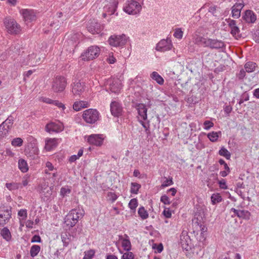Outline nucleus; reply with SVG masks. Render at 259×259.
Here are the masks:
<instances>
[{
    "mask_svg": "<svg viewBox=\"0 0 259 259\" xmlns=\"http://www.w3.org/2000/svg\"><path fill=\"white\" fill-rule=\"evenodd\" d=\"M142 0L137 2L135 0L127 1L123 6V11L129 15H136L140 12L142 9Z\"/></svg>",
    "mask_w": 259,
    "mask_h": 259,
    "instance_id": "obj_1",
    "label": "nucleus"
},
{
    "mask_svg": "<svg viewBox=\"0 0 259 259\" xmlns=\"http://www.w3.org/2000/svg\"><path fill=\"white\" fill-rule=\"evenodd\" d=\"M83 216L80 210L72 209L65 218V224L69 228H72L78 222V220Z\"/></svg>",
    "mask_w": 259,
    "mask_h": 259,
    "instance_id": "obj_2",
    "label": "nucleus"
},
{
    "mask_svg": "<svg viewBox=\"0 0 259 259\" xmlns=\"http://www.w3.org/2000/svg\"><path fill=\"white\" fill-rule=\"evenodd\" d=\"M100 48L97 46H92L81 54L80 58L83 61H90L97 58L100 54Z\"/></svg>",
    "mask_w": 259,
    "mask_h": 259,
    "instance_id": "obj_3",
    "label": "nucleus"
},
{
    "mask_svg": "<svg viewBox=\"0 0 259 259\" xmlns=\"http://www.w3.org/2000/svg\"><path fill=\"white\" fill-rule=\"evenodd\" d=\"M100 117V113L94 109H87L83 111L82 118L88 123L93 124L97 122Z\"/></svg>",
    "mask_w": 259,
    "mask_h": 259,
    "instance_id": "obj_4",
    "label": "nucleus"
},
{
    "mask_svg": "<svg viewBox=\"0 0 259 259\" xmlns=\"http://www.w3.org/2000/svg\"><path fill=\"white\" fill-rule=\"evenodd\" d=\"M66 85V79L63 76H57L53 79L52 89L55 92H62L65 90Z\"/></svg>",
    "mask_w": 259,
    "mask_h": 259,
    "instance_id": "obj_5",
    "label": "nucleus"
},
{
    "mask_svg": "<svg viewBox=\"0 0 259 259\" xmlns=\"http://www.w3.org/2000/svg\"><path fill=\"white\" fill-rule=\"evenodd\" d=\"M108 41L112 47H120L126 44L127 38L124 34L113 35L109 37Z\"/></svg>",
    "mask_w": 259,
    "mask_h": 259,
    "instance_id": "obj_6",
    "label": "nucleus"
},
{
    "mask_svg": "<svg viewBox=\"0 0 259 259\" xmlns=\"http://www.w3.org/2000/svg\"><path fill=\"white\" fill-rule=\"evenodd\" d=\"M4 24L7 31L10 34H17L20 31V26L14 19L11 18H5L4 20Z\"/></svg>",
    "mask_w": 259,
    "mask_h": 259,
    "instance_id": "obj_7",
    "label": "nucleus"
},
{
    "mask_svg": "<svg viewBox=\"0 0 259 259\" xmlns=\"http://www.w3.org/2000/svg\"><path fill=\"white\" fill-rule=\"evenodd\" d=\"M122 87L121 81L117 78H109L107 81L106 88L112 93L118 94Z\"/></svg>",
    "mask_w": 259,
    "mask_h": 259,
    "instance_id": "obj_8",
    "label": "nucleus"
},
{
    "mask_svg": "<svg viewBox=\"0 0 259 259\" xmlns=\"http://www.w3.org/2000/svg\"><path fill=\"white\" fill-rule=\"evenodd\" d=\"M24 20L26 23L35 21L36 20V12L34 10L24 9L20 11Z\"/></svg>",
    "mask_w": 259,
    "mask_h": 259,
    "instance_id": "obj_9",
    "label": "nucleus"
},
{
    "mask_svg": "<svg viewBox=\"0 0 259 259\" xmlns=\"http://www.w3.org/2000/svg\"><path fill=\"white\" fill-rule=\"evenodd\" d=\"M180 243L183 249L188 251L191 249L192 241L187 231H182L180 236Z\"/></svg>",
    "mask_w": 259,
    "mask_h": 259,
    "instance_id": "obj_10",
    "label": "nucleus"
},
{
    "mask_svg": "<svg viewBox=\"0 0 259 259\" xmlns=\"http://www.w3.org/2000/svg\"><path fill=\"white\" fill-rule=\"evenodd\" d=\"M13 124V118L10 116L0 124V136L4 137L8 134Z\"/></svg>",
    "mask_w": 259,
    "mask_h": 259,
    "instance_id": "obj_11",
    "label": "nucleus"
},
{
    "mask_svg": "<svg viewBox=\"0 0 259 259\" xmlns=\"http://www.w3.org/2000/svg\"><path fill=\"white\" fill-rule=\"evenodd\" d=\"M172 48L171 41L169 39H162L156 45V50L157 51L164 52L170 50Z\"/></svg>",
    "mask_w": 259,
    "mask_h": 259,
    "instance_id": "obj_12",
    "label": "nucleus"
},
{
    "mask_svg": "<svg viewBox=\"0 0 259 259\" xmlns=\"http://www.w3.org/2000/svg\"><path fill=\"white\" fill-rule=\"evenodd\" d=\"M63 129V124L62 123L60 122H51L48 123L45 127V130L46 132L49 133L52 132L59 133L62 131Z\"/></svg>",
    "mask_w": 259,
    "mask_h": 259,
    "instance_id": "obj_13",
    "label": "nucleus"
},
{
    "mask_svg": "<svg viewBox=\"0 0 259 259\" xmlns=\"http://www.w3.org/2000/svg\"><path fill=\"white\" fill-rule=\"evenodd\" d=\"M104 140L103 135L92 134L88 136V142L93 145L100 146L102 145Z\"/></svg>",
    "mask_w": 259,
    "mask_h": 259,
    "instance_id": "obj_14",
    "label": "nucleus"
},
{
    "mask_svg": "<svg viewBox=\"0 0 259 259\" xmlns=\"http://www.w3.org/2000/svg\"><path fill=\"white\" fill-rule=\"evenodd\" d=\"M85 90V84L80 80H76L72 84V93L74 96H80Z\"/></svg>",
    "mask_w": 259,
    "mask_h": 259,
    "instance_id": "obj_15",
    "label": "nucleus"
},
{
    "mask_svg": "<svg viewBox=\"0 0 259 259\" xmlns=\"http://www.w3.org/2000/svg\"><path fill=\"white\" fill-rule=\"evenodd\" d=\"M88 30L92 34H99L102 30V27L101 24L96 20H90L87 25Z\"/></svg>",
    "mask_w": 259,
    "mask_h": 259,
    "instance_id": "obj_16",
    "label": "nucleus"
},
{
    "mask_svg": "<svg viewBox=\"0 0 259 259\" xmlns=\"http://www.w3.org/2000/svg\"><path fill=\"white\" fill-rule=\"evenodd\" d=\"M117 5L118 2L116 0H111L104 8L105 13L103 14V16L105 18L107 14H113L116 10Z\"/></svg>",
    "mask_w": 259,
    "mask_h": 259,
    "instance_id": "obj_17",
    "label": "nucleus"
},
{
    "mask_svg": "<svg viewBox=\"0 0 259 259\" xmlns=\"http://www.w3.org/2000/svg\"><path fill=\"white\" fill-rule=\"evenodd\" d=\"M242 19L247 23L252 24L256 20V15L252 11L247 10L242 14Z\"/></svg>",
    "mask_w": 259,
    "mask_h": 259,
    "instance_id": "obj_18",
    "label": "nucleus"
},
{
    "mask_svg": "<svg viewBox=\"0 0 259 259\" xmlns=\"http://www.w3.org/2000/svg\"><path fill=\"white\" fill-rule=\"evenodd\" d=\"M110 111L114 116L119 117L122 114V107L118 102L113 101L110 104Z\"/></svg>",
    "mask_w": 259,
    "mask_h": 259,
    "instance_id": "obj_19",
    "label": "nucleus"
},
{
    "mask_svg": "<svg viewBox=\"0 0 259 259\" xmlns=\"http://www.w3.org/2000/svg\"><path fill=\"white\" fill-rule=\"evenodd\" d=\"M244 5L243 0L238 1L232 8V15L234 18H238L240 16L241 11Z\"/></svg>",
    "mask_w": 259,
    "mask_h": 259,
    "instance_id": "obj_20",
    "label": "nucleus"
},
{
    "mask_svg": "<svg viewBox=\"0 0 259 259\" xmlns=\"http://www.w3.org/2000/svg\"><path fill=\"white\" fill-rule=\"evenodd\" d=\"M231 212H233L234 214L232 217L237 216L239 218L248 220L250 219V213L248 210L237 209L232 208L230 210Z\"/></svg>",
    "mask_w": 259,
    "mask_h": 259,
    "instance_id": "obj_21",
    "label": "nucleus"
},
{
    "mask_svg": "<svg viewBox=\"0 0 259 259\" xmlns=\"http://www.w3.org/2000/svg\"><path fill=\"white\" fill-rule=\"evenodd\" d=\"M136 109L138 111V120L147 119V109L144 104L140 103L136 105Z\"/></svg>",
    "mask_w": 259,
    "mask_h": 259,
    "instance_id": "obj_22",
    "label": "nucleus"
},
{
    "mask_svg": "<svg viewBox=\"0 0 259 259\" xmlns=\"http://www.w3.org/2000/svg\"><path fill=\"white\" fill-rule=\"evenodd\" d=\"M11 218V211L9 209L0 212V226H4L7 224Z\"/></svg>",
    "mask_w": 259,
    "mask_h": 259,
    "instance_id": "obj_23",
    "label": "nucleus"
},
{
    "mask_svg": "<svg viewBox=\"0 0 259 259\" xmlns=\"http://www.w3.org/2000/svg\"><path fill=\"white\" fill-rule=\"evenodd\" d=\"M228 25L231 29V33L233 36H238L240 32V30L237 26L236 21L232 19L228 20Z\"/></svg>",
    "mask_w": 259,
    "mask_h": 259,
    "instance_id": "obj_24",
    "label": "nucleus"
},
{
    "mask_svg": "<svg viewBox=\"0 0 259 259\" xmlns=\"http://www.w3.org/2000/svg\"><path fill=\"white\" fill-rule=\"evenodd\" d=\"M225 45L223 41L217 39H209L207 47L211 49H222L224 47Z\"/></svg>",
    "mask_w": 259,
    "mask_h": 259,
    "instance_id": "obj_25",
    "label": "nucleus"
},
{
    "mask_svg": "<svg viewBox=\"0 0 259 259\" xmlns=\"http://www.w3.org/2000/svg\"><path fill=\"white\" fill-rule=\"evenodd\" d=\"M57 146L56 139L47 138L45 140V149L50 151Z\"/></svg>",
    "mask_w": 259,
    "mask_h": 259,
    "instance_id": "obj_26",
    "label": "nucleus"
},
{
    "mask_svg": "<svg viewBox=\"0 0 259 259\" xmlns=\"http://www.w3.org/2000/svg\"><path fill=\"white\" fill-rule=\"evenodd\" d=\"M89 106L88 102L83 101H79L75 102L73 105V108L74 110L78 111L82 108H87Z\"/></svg>",
    "mask_w": 259,
    "mask_h": 259,
    "instance_id": "obj_27",
    "label": "nucleus"
},
{
    "mask_svg": "<svg viewBox=\"0 0 259 259\" xmlns=\"http://www.w3.org/2000/svg\"><path fill=\"white\" fill-rule=\"evenodd\" d=\"M209 38H206L201 36H197L195 38V43L198 45H201L207 47Z\"/></svg>",
    "mask_w": 259,
    "mask_h": 259,
    "instance_id": "obj_28",
    "label": "nucleus"
},
{
    "mask_svg": "<svg viewBox=\"0 0 259 259\" xmlns=\"http://www.w3.org/2000/svg\"><path fill=\"white\" fill-rule=\"evenodd\" d=\"M1 235L7 241H10L12 238L11 233L10 230L7 228H4L1 231Z\"/></svg>",
    "mask_w": 259,
    "mask_h": 259,
    "instance_id": "obj_29",
    "label": "nucleus"
},
{
    "mask_svg": "<svg viewBox=\"0 0 259 259\" xmlns=\"http://www.w3.org/2000/svg\"><path fill=\"white\" fill-rule=\"evenodd\" d=\"M208 12L215 17H219L222 13L220 7L215 5L210 6L209 8Z\"/></svg>",
    "mask_w": 259,
    "mask_h": 259,
    "instance_id": "obj_30",
    "label": "nucleus"
},
{
    "mask_svg": "<svg viewBox=\"0 0 259 259\" xmlns=\"http://www.w3.org/2000/svg\"><path fill=\"white\" fill-rule=\"evenodd\" d=\"M256 67V63L253 62H247L244 65V68L248 73L253 72Z\"/></svg>",
    "mask_w": 259,
    "mask_h": 259,
    "instance_id": "obj_31",
    "label": "nucleus"
},
{
    "mask_svg": "<svg viewBox=\"0 0 259 259\" xmlns=\"http://www.w3.org/2000/svg\"><path fill=\"white\" fill-rule=\"evenodd\" d=\"M151 77L152 79L155 80L159 84H162L164 82L163 78L156 72H153L151 75Z\"/></svg>",
    "mask_w": 259,
    "mask_h": 259,
    "instance_id": "obj_32",
    "label": "nucleus"
},
{
    "mask_svg": "<svg viewBox=\"0 0 259 259\" xmlns=\"http://www.w3.org/2000/svg\"><path fill=\"white\" fill-rule=\"evenodd\" d=\"M36 55L34 54L30 55L29 56V61L28 63L33 66L40 64L41 62V58L39 57V61H38L37 59H36Z\"/></svg>",
    "mask_w": 259,
    "mask_h": 259,
    "instance_id": "obj_33",
    "label": "nucleus"
},
{
    "mask_svg": "<svg viewBox=\"0 0 259 259\" xmlns=\"http://www.w3.org/2000/svg\"><path fill=\"white\" fill-rule=\"evenodd\" d=\"M18 166L21 171L23 172H25L28 170V166L26 161L23 159H21L18 161Z\"/></svg>",
    "mask_w": 259,
    "mask_h": 259,
    "instance_id": "obj_34",
    "label": "nucleus"
},
{
    "mask_svg": "<svg viewBox=\"0 0 259 259\" xmlns=\"http://www.w3.org/2000/svg\"><path fill=\"white\" fill-rule=\"evenodd\" d=\"M40 250V247L38 245H33L31 247L30 254L31 257L36 256Z\"/></svg>",
    "mask_w": 259,
    "mask_h": 259,
    "instance_id": "obj_35",
    "label": "nucleus"
},
{
    "mask_svg": "<svg viewBox=\"0 0 259 259\" xmlns=\"http://www.w3.org/2000/svg\"><path fill=\"white\" fill-rule=\"evenodd\" d=\"M138 212L142 220H145L149 217L148 212L143 206H141L139 208Z\"/></svg>",
    "mask_w": 259,
    "mask_h": 259,
    "instance_id": "obj_36",
    "label": "nucleus"
},
{
    "mask_svg": "<svg viewBox=\"0 0 259 259\" xmlns=\"http://www.w3.org/2000/svg\"><path fill=\"white\" fill-rule=\"evenodd\" d=\"M56 168H54L53 165L50 161H47L46 163V169L44 170V172L46 174L51 175V171H56Z\"/></svg>",
    "mask_w": 259,
    "mask_h": 259,
    "instance_id": "obj_37",
    "label": "nucleus"
},
{
    "mask_svg": "<svg viewBox=\"0 0 259 259\" xmlns=\"http://www.w3.org/2000/svg\"><path fill=\"white\" fill-rule=\"evenodd\" d=\"M62 241L63 243L64 246H67L70 242V238L69 237V235L67 232H64L61 234V236Z\"/></svg>",
    "mask_w": 259,
    "mask_h": 259,
    "instance_id": "obj_38",
    "label": "nucleus"
},
{
    "mask_svg": "<svg viewBox=\"0 0 259 259\" xmlns=\"http://www.w3.org/2000/svg\"><path fill=\"white\" fill-rule=\"evenodd\" d=\"M6 187L10 191H13L18 189L21 188V184L18 183H6Z\"/></svg>",
    "mask_w": 259,
    "mask_h": 259,
    "instance_id": "obj_39",
    "label": "nucleus"
},
{
    "mask_svg": "<svg viewBox=\"0 0 259 259\" xmlns=\"http://www.w3.org/2000/svg\"><path fill=\"white\" fill-rule=\"evenodd\" d=\"M219 154L222 156L225 157L227 159H230L231 154L230 152L225 148L222 147L219 151Z\"/></svg>",
    "mask_w": 259,
    "mask_h": 259,
    "instance_id": "obj_40",
    "label": "nucleus"
},
{
    "mask_svg": "<svg viewBox=\"0 0 259 259\" xmlns=\"http://www.w3.org/2000/svg\"><path fill=\"white\" fill-rule=\"evenodd\" d=\"M211 200L212 202V203L213 204H217L218 203H219L222 201V198L221 196L217 193V194H213L212 195L211 197Z\"/></svg>",
    "mask_w": 259,
    "mask_h": 259,
    "instance_id": "obj_41",
    "label": "nucleus"
},
{
    "mask_svg": "<svg viewBox=\"0 0 259 259\" xmlns=\"http://www.w3.org/2000/svg\"><path fill=\"white\" fill-rule=\"evenodd\" d=\"M138 204L137 199L136 198H133L130 200L128 203V207L133 212H135Z\"/></svg>",
    "mask_w": 259,
    "mask_h": 259,
    "instance_id": "obj_42",
    "label": "nucleus"
},
{
    "mask_svg": "<svg viewBox=\"0 0 259 259\" xmlns=\"http://www.w3.org/2000/svg\"><path fill=\"white\" fill-rule=\"evenodd\" d=\"M141 188V185L137 183H132L131 188V193L132 194H138L139 189Z\"/></svg>",
    "mask_w": 259,
    "mask_h": 259,
    "instance_id": "obj_43",
    "label": "nucleus"
},
{
    "mask_svg": "<svg viewBox=\"0 0 259 259\" xmlns=\"http://www.w3.org/2000/svg\"><path fill=\"white\" fill-rule=\"evenodd\" d=\"M219 133L217 132H212L207 134V137L211 142H215L219 138Z\"/></svg>",
    "mask_w": 259,
    "mask_h": 259,
    "instance_id": "obj_44",
    "label": "nucleus"
},
{
    "mask_svg": "<svg viewBox=\"0 0 259 259\" xmlns=\"http://www.w3.org/2000/svg\"><path fill=\"white\" fill-rule=\"evenodd\" d=\"M122 246L126 251H129L131 248V243L129 240L124 239L122 241Z\"/></svg>",
    "mask_w": 259,
    "mask_h": 259,
    "instance_id": "obj_45",
    "label": "nucleus"
},
{
    "mask_svg": "<svg viewBox=\"0 0 259 259\" xmlns=\"http://www.w3.org/2000/svg\"><path fill=\"white\" fill-rule=\"evenodd\" d=\"M71 189L69 187H62L60 190V195L62 197L68 196L71 193Z\"/></svg>",
    "mask_w": 259,
    "mask_h": 259,
    "instance_id": "obj_46",
    "label": "nucleus"
},
{
    "mask_svg": "<svg viewBox=\"0 0 259 259\" xmlns=\"http://www.w3.org/2000/svg\"><path fill=\"white\" fill-rule=\"evenodd\" d=\"M23 140L20 138H16L14 139L12 141V145L14 146H21L22 145Z\"/></svg>",
    "mask_w": 259,
    "mask_h": 259,
    "instance_id": "obj_47",
    "label": "nucleus"
},
{
    "mask_svg": "<svg viewBox=\"0 0 259 259\" xmlns=\"http://www.w3.org/2000/svg\"><path fill=\"white\" fill-rule=\"evenodd\" d=\"M134 257L135 256L133 252L126 251V252L123 254L121 259H134Z\"/></svg>",
    "mask_w": 259,
    "mask_h": 259,
    "instance_id": "obj_48",
    "label": "nucleus"
},
{
    "mask_svg": "<svg viewBox=\"0 0 259 259\" xmlns=\"http://www.w3.org/2000/svg\"><path fill=\"white\" fill-rule=\"evenodd\" d=\"M183 35V32L181 28H176L175 30L174 36L178 39H181Z\"/></svg>",
    "mask_w": 259,
    "mask_h": 259,
    "instance_id": "obj_49",
    "label": "nucleus"
},
{
    "mask_svg": "<svg viewBox=\"0 0 259 259\" xmlns=\"http://www.w3.org/2000/svg\"><path fill=\"white\" fill-rule=\"evenodd\" d=\"M160 201L164 204L169 205L171 201L170 198L166 195H162L160 197Z\"/></svg>",
    "mask_w": 259,
    "mask_h": 259,
    "instance_id": "obj_50",
    "label": "nucleus"
},
{
    "mask_svg": "<svg viewBox=\"0 0 259 259\" xmlns=\"http://www.w3.org/2000/svg\"><path fill=\"white\" fill-rule=\"evenodd\" d=\"M174 184L172 181V178H170L169 179H166L165 181L163 182V183L161 184V187L164 188L167 187L168 186L172 185Z\"/></svg>",
    "mask_w": 259,
    "mask_h": 259,
    "instance_id": "obj_51",
    "label": "nucleus"
},
{
    "mask_svg": "<svg viewBox=\"0 0 259 259\" xmlns=\"http://www.w3.org/2000/svg\"><path fill=\"white\" fill-rule=\"evenodd\" d=\"M106 61L109 64H114L116 62V59L114 57L113 53H110L109 54V56L106 59Z\"/></svg>",
    "mask_w": 259,
    "mask_h": 259,
    "instance_id": "obj_52",
    "label": "nucleus"
},
{
    "mask_svg": "<svg viewBox=\"0 0 259 259\" xmlns=\"http://www.w3.org/2000/svg\"><path fill=\"white\" fill-rule=\"evenodd\" d=\"M18 215L22 217V219H26L27 217V213L26 209H21L18 213Z\"/></svg>",
    "mask_w": 259,
    "mask_h": 259,
    "instance_id": "obj_53",
    "label": "nucleus"
},
{
    "mask_svg": "<svg viewBox=\"0 0 259 259\" xmlns=\"http://www.w3.org/2000/svg\"><path fill=\"white\" fill-rule=\"evenodd\" d=\"M95 254V251L93 250H90L85 253L83 259H91Z\"/></svg>",
    "mask_w": 259,
    "mask_h": 259,
    "instance_id": "obj_54",
    "label": "nucleus"
},
{
    "mask_svg": "<svg viewBox=\"0 0 259 259\" xmlns=\"http://www.w3.org/2000/svg\"><path fill=\"white\" fill-rule=\"evenodd\" d=\"M213 123L209 120H206L204 122V128L205 130H209L211 127L213 126Z\"/></svg>",
    "mask_w": 259,
    "mask_h": 259,
    "instance_id": "obj_55",
    "label": "nucleus"
},
{
    "mask_svg": "<svg viewBox=\"0 0 259 259\" xmlns=\"http://www.w3.org/2000/svg\"><path fill=\"white\" fill-rule=\"evenodd\" d=\"M109 199L112 202H114L117 199V196L114 193L109 192L108 194Z\"/></svg>",
    "mask_w": 259,
    "mask_h": 259,
    "instance_id": "obj_56",
    "label": "nucleus"
},
{
    "mask_svg": "<svg viewBox=\"0 0 259 259\" xmlns=\"http://www.w3.org/2000/svg\"><path fill=\"white\" fill-rule=\"evenodd\" d=\"M219 186L221 189H228L227 185L226 184V182L225 180L222 179L221 180L219 181Z\"/></svg>",
    "mask_w": 259,
    "mask_h": 259,
    "instance_id": "obj_57",
    "label": "nucleus"
},
{
    "mask_svg": "<svg viewBox=\"0 0 259 259\" xmlns=\"http://www.w3.org/2000/svg\"><path fill=\"white\" fill-rule=\"evenodd\" d=\"M52 104L56 105L60 108H62V110H64L65 108V105L63 103L57 100L54 101Z\"/></svg>",
    "mask_w": 259,
    "mask_h": 259,
    "instance_id": "obj_58",
    "label": "nucleus"
},
{
    "mask_svg": "<svg viewBox=\"0 0 259 259\" xmlns=\"http://www.w3.org/2000/svg\"><path fill=\"white\" fill-rule=\"evenodd\" d=\"M146 119H141V120H138L141 123L143 127L145 129L146 132H148L149 131V124H146L145 122H144V120H146Z\"/></svg>",
    "mask_w": 259,
    "mask_h": 259,
    "instance_id": "obj_59",
    "label": "nucleus"
},
{
    "mask_svg": "<svg viewBox=\"0 0 259 259\" xmlns=\"http://www.w3.org/2000/svg\"><path fill=\"white\" fill-rule=\"evenodd\" d=\"M246 70H244L243 69H242L240 70L239 73L238 74V77L240 79H243L246 75Z\"/></svg>",
    "mask_w": 259,
    "mask_h": 259,
    "instance_id": "obj_60",
    "label": "nucleus"
},
{
    "mask_svg": "<svg viewBox=\"0 0 259 259\" xmlns=\"http://www.w3.org/2000/svg\"><path fill=\"white\" fill-rule=\"evenodd\" d=\"M31 242H41V238L38 235H34L31 238Z\"/></svg>",
    "mask_w": 259,
    "mask_h": 259,
    "instance_id": "obj_61",
    "label": "nucleus"
},
{
    "mask_svg": "<svg viewBox=\"0 0 259 259\" xmlns=\"http://www.w3.org/2000/svg\"><path fill=\"white\" fill-rule=\"evenodd\" d=\"M163 214L166 218H170L171 216V211L169 209H165L163 211Z\"/></svg>",
    "mask_w": 259,
    "mask_h": 259,
    "instance_id": "obj_62",
    "label": "nucleus"
},
{
    "mask_svg": "<svg viewBox=\"0 0 259 259\" xmlns=\"http://www.w3.org/2000/svg\"><path fill=\"white\" fill-rule=\"evenodd\" d=\"M38 149L37 147H33L32 149V152H30L29 155L31 156L32 155H37L38 154Z\"/></svg>",
    "mask_w": 259,
    "mask_h": 259,
    "instance_id": "obj_63",
    "label": "nucleus"
},
{
    "mask_svg": "<svg viewBox=\"0 0 259 259\" xmlns=\"http://www.w3.org/2000/svg\"><path fill=\"white\" fill-rule=\"evenodd\" d=\"M29 182V177H24L22 179V184L23 186H26Z\"/></svg>",
    "mask_w": 259,
    "mask_h": 259,
    "instance_id": "obj_64",
    "label": "nucleus"
}]
</instances>
